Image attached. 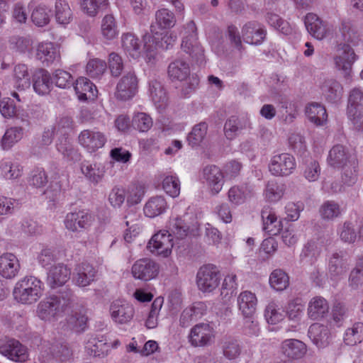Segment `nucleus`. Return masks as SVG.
Here are the masks:
<instances>
[{"label": "nucleus", "mask_w": 363, "mask_h": 363, "mask_svg": "<svg viewBox=\"0 0 363 363\" xmlns=\"http://www.w3.org/2000/svg\"><path fill=\"white\" fill-rule=\"evenodd\" d=\"M220 279L219 270L212 264L201 267L196 274L198 289L203 293L213 292L219 286Z\"/></svg>", "instance_id": "10"}, {"label": "nucleus", "mask_w": 363, "mask_h": 363, "mask_svg": "<svg viewBox=\"0 0 363 363\" xmlns=\"http://www.w3.org/2000/svg\"><path fill=\"white\" fill-rule=\"evenodd\" d=\"M264 315L267 323L271 325L281 323L285 317L283 311L274 301H271L267 304Z\"/></svg>", "instance_id": "56"}, {"label": "nucleus", "mask_w": 363, "mask_h": 363, "mask_svg": "<svg viewBox=\"0 0 363 363\" xmlns=\"http://www.w3.org/2000/svg\"><path fill=\"white\" fill-rule=\"evenodd\" d=\"M325 99L330 103H337L342 99L343 87L340 82L334 79H325L320 86Z\"/></svg>", "instance_id": "32"}, {"label": "nucleus", "mask_w": 363, "mask_h": 363, "mask_svg": "<svg viewBox=\"0 0 363 363\" xmlns=\"http://www.w3.org/2000/svg\"><path fill=\"white\" fill-rule=\"evenodd\" d=\"M182 50L196 61L203 59V49L199 42L197 28L193 21L187 22L181 30Z\"/></svg>", "instance_id": "3"}, {"label": "nucleus", "mask_w": 363, "mask_h": 363, "mask_svg": "<svg viewBox=\"0 0 363 363\" xmlns=\"http://www.w3.org/2000/svg\"><path fill=\"white\" fill-rule=\"evenodd\" d=\"M342 168V182L348 186L354 185L358 179L359 169L357 159H351L350 164Z\"/></svg>", "instance_id": "54"}, {"label": "nucleus", "mask_w": 363, "mask_h": 363, "mask_svg": "<svg viewBox=\"0 0 363 363\" xmlns=\"http://www.w3.org/2000/svg\"><path fill=\"white\" fill-rule=\"evenodd\" d=\"M305 26L308 33L317 40L337 38L336 26L332 22L323 21L314 13H308L305 17Z\"/></svg>", "instance_id": "7"}, {"label": "nucleus", "mask_w": 363, "mask_h": 363, "mask_svg": "<svg viewBox=\"0 0 363 363\" xmlns=\"http://www.w3.org/2000/svg\"><path fill=\"white\" fill-rule=\"evenodd\" d=\"M187 216V215L184 216V220H182L181 218H175L170 220V231L178 239H183L193 233L194 230H197L196 223H192L191 227L184 223V220Z\"/></svg>", "instance_id": "42"}, {"label": "nucleus", "mask_w": 363, "mask_h": 363, "mask_svg": "<svg viewBox=\"0 0 363 363\" xmlns=\"http://www.w3.org/2000/svg\"><path fill=\"white\" fill-rule=\"evenodd\" d=\"M23 129L21 127H11L6 129L1 140V147L4 150H9L18 143L23 137Z\"/></svg>", "instance_id": "49"}, {"label": "nucleus", "mask_w": 363, "mask_h": 363, "mask_svg": "<svg viewBox=\"0 0 363 363\" xmlns=\"http://www.w3.org/2000/svg\"><path fill=\"white\" fill-rule=\"evenodd\" d=\"M280 350L286 357L290 359H299L306 354L307 346L299 340L286 339L281 342Z\"/></svg>", "instance_id": "29"}, {"label": "nucleus", "mask_w": 363, "mask_h": 363, "mask_svg": "<svg viewBox=\"0 0 363 363\" xmlns=\"http://www.w3.org/2000/svg\"><path fill=\"white\" fill-rule=\"evenodd\" d=\"M87 353L94 357H104L111 350V345L104 337H91L85 345Z\"/></svg>", "instance_id": "44"}, {"label": "nucleus", "mask_w": 363, "mask_h": 363, "mask_svg": "<svg viewBox=\"0 0 363 363\" xmlns=\"http://www.w3.org/2000/svg\"><path fill=\"white\" fill-rule=\"evenodd\" d=\"M268 169L274 177H288L296 169V161L295 157L289 153H277L272 156Z\"/></svg>", "instance_id": "8"}, {"label": "nucleus", "mask_w": 363, "mask_h": 363, "mask_svg": "<svg viewBox=\"0 0 363 363\" xmlns=\"http://www.w3.org/2000/svg\"><path fill=\"white\" fill-rule=\"evenodd\" d=\"M21 270L18 257L11 252H4L0 256V276L6 279L16 277Z\"/></svg>", "instance_id": "22"}, {"label": "nucleus", "mask_w": 363, "mask_h": 363, "mask_svg": "<svg viewBox=\"0 0 363 363\" xmlns=\"http://www.w3.org/2000/svg\"><path fill=\"white\" fill-rule=\"evenodd\" d=\"M108 0H79L81 11L89 17H96L100 11L109 6Z\"/></svg>", "instance_id": "47"}, {"label": "nucleus", "mask_w": 363, "mask_h": 363, "mask_svg": "<svg viewBox=\"0 0 363 363\" xmlns=\"http://www.w3.org/2000/svg\"><path fill=\"white\" fill-rule=\"evenodd\" d=\"M71 270L65 264L52 265L48 272L47 284L52 289L63 286L70 278Z\"/></svg>", "instance_id": "23"}, {"label": "nucleus", "mask_w": 363, "mask_h": 363, "mask_svg": "<svg viewBox=\"0 0 363 363\" xmlns=\"http://www.w3.org/2000/svg\"><path fill=\"white\" fill-rule=\"evenodd\" d=\"M23 173L22 166L11 158H4L0 161V175L6 179L14 180Z\"/></svg>", "instance_id": "40"}, {"label": "nucleus", "mask_w": 363, "mask_h": 363, "mask_svg": "<svg viewBox=\"0 0 363 363\" xmlns=\"http://www.w3.org/2000/svg\"><path fill=\"white\" fill-rule=\"evenodd\" d=\"M95 222V216L87 210H79L68 213L64 220L67 230L79 233L89 229Z\"/></svg>", "instance_id": "11"}, {"label": "nucleus", "mask_w": 363, "mask_h": 363, "mask_svg": "<svg viewBox=\"0 0 363 363\" xmlns=\"http://www.w3.org/2000/svg\"><path fill=\"white\" fill-rule=\"evenodd\" d=\"M74 89L79 101L94 100L97 96L96 86L86 77H79L74 84Z\"/></svg>", "instance_id": "34"}, {"label": "nucleus", "mask_w": 363, "mask_h": 363, "mask_svg": "<svg viewBox=\"0 0 363 363\" xmlns=\"http://www.w3.org/2000/svg\"><path fill=\"white\" fill-rule=\"evenodd\" d=\"M269 284L272 289L282 291L289 285V277L284 270L276 269L269 274Z\"/></svg>", "instance_id": "50"}, {"label": "nucleus", "mask_w": 363, "mask_h": 363, "mask_svg": "<svg viewBox=\"0 0 363 363\" xmlns=\"http://www.w3.org/2000/svg\"><path fill=\"white\" fill-rule=\"evenodd\" d=\"M161 38L159 40L158 35H145V62L153 65L156 62L157 49L168 50L175 44L177 36L174 31L167 30L160 33Z\"/></svg>", "instance_id": "2"}, {"label": "nucleus", "mask_w": 363, "mask_h": 363, "mask_svg": "<svg viewBox=\"0 0 363 363\" xmlns=\"http://www.w3.org/2000/svg\"><path fill=\"white\" fill-rule=\"evenodd\" d=\"M96 271L87 262H82L76 266L73 275V281L79 287L90 285L95 279Z\"/></svg>", "instance_id": "27"}, {"label": "nucleus", "mask_w": 363, "mask_h": 363, "mask_svg": "<svg viewBox=\"0 0 363 363\" xmlns=\"http://www.w3.org/2000/svg\"><path fill=\"white\" fill-rule=\"evenodd\" d=\"M363 340V323H356L348 328L344 335V342L348 345H354Z\"/></svg>", "instance_id": "58"}, {"label": "nucleus", "mask_w": 363, "mask_h": 363, "mask_svg": "<svg viewBox=\"0 0 363 363\" xmlns=\"http://www.w3.org/2000/svg\"><path fill=\"white\" fill-rule=\"evenodd\" d=\"M53 13L56 23L63 28L73 20V12L67 0H55Z\"/></svg>", "instance_id": "33"}, {"label": "nucleus", "mask_w": 363, "mask_h": 363, "mask_svg": "<svg viewBox=\"0 0 363 363\" xmlns=\"http://www.w3.org/2000/svg\"><path fill=\"white\" fill-rule=\"evenodd\" d=\"M258 300L255 294L250 291H242L238 296L237 304L244 318H251L256 312Z\"/></svg>", "instance_id": "24"}, {"label": "nucleus", "mask_w": 363, "mask_h": 363, "mask_svg": "<svg viewBox=\"0 0 363 363\" xmlns=\"http://www.w3.org/2000/svg\"><path fill=\"white\" fill-rule=\"evenodd\" d=\"M138 79L134 72H129L118 81L115 93L116 97L121 100H128L136 94Z\"/></svg>", "instance_id": "20"}, {"label": "nucleus", "mask_w": 363, "mask_h": 363, "mask_svg": "<svg viewBox=\"0 0 363 363\" xmlns=\"http://www.w3.org/2000/svg\"><path fill=\"white\" fill-rule=\"evenodd\" d=\"M162 186L165 193L172 198L179 196L180 194V181L176 174H164Z\"/></svg>", "instance_id": "51"}, {"label": "nucleus", "mask_w": 363, "mask_h": 363, "mask_svg": "<svg viewBox=\"0 0 363 363\" xmlns=\"http://www.w3.org/2000/svg\"><path fill=\"white\" fill-rule=\"evenodd\" d=\"M106 135L96 129H86L78 136L79 145L88 152L93 153L102 148L106 143Z\"/></svg>", "instance_id": "13"}, {"label": "nucleus", "mask_w": 363, "mask_h": 363, "mask_svg": "<svg viewBox=\"0 0 363 363\" xmlns=\"http://www.w3.org/2000/svg\"><path fill=\"white\" fill-rule=\"evenodd\" d=\"M44 289V284L41 280L33 276H26L16 281L13 296L18 303L32 305L42 297Z\"/></svg>", "instance_id": "1"}, {"label": "nucleus", "mask_w": 363, "mask_h": 363, "mask_svg": "<svg viewBox=\"0 0 363 363\" xmlns=\"http://www.w3.org/2000/svg\"><path fill=\"white\" fill-rule=\"evenodd\" d=\"M150 96L157 109H163L168 103V97L162 84L157 80H152L149 84Z\"/></svg>", "instance_id": "41"}, {"label": "nucleus", "mask_w": 363, "mask_h": 363, "mask_svg": "<svg viewBox=\"0 0 363 363\" xmlns=\"http://www.w3.org/2000/svg\"><path fill=\"white\" fill-rule=\"evenodd\" d=\"M308 336L319 348H324L330 343V335L328 328L318 323L310 326Z\"/></svg>", "instance_id": "39"}, {"label": "nucleus", "mask_w": 363, "mask_h": 363, "mask_svg": "<svg viewBox=\"0 0 363 363\" xmlns=\"http://www.w3.org/2000/svg\"><path fill=\"white\" fill-rule=\"evenodd\" d=\"M168 208L164 196H155L150 198L145 203L143 211L145 216L155 218L164 213Z\"/></svg>", "instance_id": "38"}, {"label": "nucleus", "mask_w": 363, "mask_h": 363, "mask_svg": "<svg viewBox=\"0 0 363 363\" xmlns=\"http://www.w3.org/2000/svg\"><path fill=\"white\" fill-rule=\"evenodd\" d=\"M337 38L335 40H341L343 44H352L357 45L359 40V35L357 28L352 25L348 20H342L339 26L338 30H336Z\"/></svg>", "instance_id": "36"}, {"label": "nucleus", "mask_w": 363, "mask_h": 363, "mask_svg": "<svg viewBox=\"0 0 363 363\" xmlns=\"http://www.w3.org/2000/svg\"><path fill=\"white\" fill-rule=\"evenodd\" d=\"M121 40V48L128 58L137 61L143 59L145 61V36L143 37V44L132 33H123Z\"/></svg>", "instance_id": "12"}, {"label": "nucleus", "mask_w": 363, "mask_h": 363, "mask_svg": "<svg viewBox=\"0 0 363 363\" xmlns=\"http://www.w3.org/2000/svg\"><path fill=\"white\" fill-rule=\"evenodd\" d=\"M159 272L158 265L151 259L136 261L132 267V274L138 279L149 281L155 278Z\"/></svg>", "instance_id": "21"}, {"label": "nucleus", "mask_w": 363, "mask_h": 363, "mask_svg": "<svg viewBox=\"0 0 363 363\" xmlns=\"http://www.w3.org/2000/svg\"><path fill=\"white\" fill-rule=\"evenodd\" d=\"M145 194V186L142 184H134L128 186L126 191V201L129 206L136 205L142 201Z\"/></svg>", "instance_id": "60"}, {"label": "nucleus", "mask_w": 363, "mask_h": 363, "mask_svg": "<svg viewBox=\"0 0 363 363\" xmlns=\"http://www.w3.org/2000/svg\"><path fill=\"white\" fill-rule=\"evenodd\" d=\"M263 228L271 235L279 234L283 228L282 220L278 218L277 213L270 207H264L262 211Z\"/></svg>", "instance_id": "31"}, {"label": "nucleus", "mask_w": 363, "mask_h": 363, "mask_svg": "<svg viewBox=\"0 0 363 363\" xmlns=\"http://www.w3.org/2000/svg\"><path fill=\"white\" fill-rule=\"evenodd\" d=\"M208 125L206 122H201L195 125L187 136L189 145L192 147L200 146L206 138Z\"/></svg>", "instance_id": "52"}, {"label": "nucleus", "mask_w": 363, "mask_h": 363, "mask_svg": "<svg viewBox=\"0 0 363 363\" xmlns=\"http://www.w3.org/2000/svg\"><path fill=\"white\" fill-rule=\"evenodd\" d=\"M351 159L356 158L349 153L345 147L336 145L330 150L327 157V163L333 168H340L350 164Z\"/></svg>", "instance_id": "28"}, {"label": "nucleus", "mask_w": 363, "mask_h": 363, "mask_svg": "<svg viewBox=\"0 0 363 363\" xmlns=\"http://www.w3.org/2000/svg\"><path fill=\"white\" fill-rule=\"evenodd\" d=\"M65 311V301L57 296L52 295L38 303L36 315L45 322L52 323L61 317Z\"/></svg>", "instance_id": "6"}, {"label": "nucleus", "mask_w": 363, "mask_h": 363, "mask_svg": "<svg viewBox=\"0 0 363 363\" xmlns=\"http://www.w3.org/2000/svg\"><path fill=\"white\" fill-rule=\"evenodd\" d=\"M81 173L91 184L101 182L105 174L104 167L97 162L84 160L80 164Z\"/></svg>", "instance_id": "30"}, {"label": "nucleus", "mask_w": 363, "mask_h": 363, "mask_svg": "<svg viewBox=\"0 0 363 363\" xmlns=\"http://www.w3.org/2000/svg\"><path fill=\"white\" fill-rule=\"evenodd\" d=\"M306 115L310 122L316 125H323L327 121L325 107L318 103H311L306 107Z\"/></svg>", "instance_id": "48"}, {"label": "nucleus", "mask_w": 363, "mask_h": 363, "mask_svg": "<svg viewBox=\"0 0 363 363\" xmlns=\"http://www.w3.org/2000/svg\"><path fill=\"white\" fill-rule=\"evenodd\" d=\"M334 57L336 67L344 72L345 77H350L352 66L358 59L354 49L348 44H340Z\"/></svg>", "instance_id": "16"}, {"label": "nucleus", "mask_w": 363, "mask_h": 363, "mask_svg": "<svg viewBox=\"0 0 363 363\" xmlns=\"http://www.w3.org/2000/svg\"><path fill=\"white\" fill-rule=\"evenodd\" d=\"M111 318L116 324L129 323L134 317V307L123 300L113 301L109 308Z\"/></svg>", "instance_id": "18"}, {"label": "nucleus", "mask_w": 363, "mask_h": 363, "mask_svg": "<svg viewBox=\"0 0 363 363\" xmlns=\"http://www.w3.org/2000/svg\"><path fill=\"white\" fill-rule=\"evenodd\" d=\"M278 249V242L274 238L264 239L259 250V257L262 261H266L271 258Z\"/></svg>", "instance_id": "61"}, {"label": "nucleus", "mask_w": 363, "mask_h": 363, "mask_svg": "<svg viewBox=\"0 0 363 363\" xmlns=\"http://www.w3.org/2000/svg\"><path fill=\"white\" fill-rule=\"evenodd\" d=\"M266 30L257 22H248L242 28L243 40L251 45H260L265 38Z\"/></svg>", "instance_id": "26"}, {"label": "nucleus", "mask_w": 363, "mask_h": 363, "mask_svg": "<svg viewBox=\"0 0 363 363\" xmlns=\"http://www.w3.org/2000/svg\"><path fill=\"white\" fill-rule=\"evenodd\" d=\"M152 124V118L145 113L138 112L133 116L132 125L140 132H147L151 128Z\"/></svg>", "instance_id": "64"}, {"label": "nucleus", "mask_w": 363, "mask_h": 363, "mask_svg": "<svg viewBox=\"0 0 363 363\" xmlns=\"http://www.w3.org/2000/svg\"><path fill=\"white\" fill-rule=\"evenodd\" d=\"M328 311V303L327 301L321 296H315L308 303V315L312 320H319L323 318Z\"/></svg>", "instance_id": "43"}, {"label": "nucleus", "mask_w": 363, "mask_h": 363, "mask_svg": "<svg viewBox=\"0 0 363 363\" xmlns=\"http://www.w3.org/2000/svg\"><path fill=\"white\" fill-rule=\"evenodd\" d=\"M155 17V21L150 27L152 35H159L160 30L170 29L177 23L174 13L167 9H158Z\"/></svg>", "instance_id": "25"}, {"label": "nucleus", "mask_w": 363, "mask_h": 363, "mask_svg": "<svg viewBox=\"0 0 363 363\" xmlns=\"http://www.w3.org/2000/svg\"><path fill=\"white\" fill-rule=\"evenodd\" d=\"M201 179L206 185L211 194L216 195L223 189L224 185V174L218 166L210 164L203 167Z\"/></svg>", "instance_id": "15"}, {"label": "nucleus", "mask_w": 363, "mask_h": 363, "mask_svg": "<svg viewBox=\"0 0 363 363\" xmlns=\"http://www.w3.org/2000/svg\"><path fill=\"white\" fill-rule=\"evenodd\" d=\"M31 19L33 23L38 27H43L50 22V10L45 6L40 4L33 11Z\"/></svg>", "instance_id": "63"}, {"label": "nucleus", "mask_w": 363, "mask_h": 363, "mask_svg": "<svg viewBox=\"0 0 363 363\" xmlns=\"http://www.w3.org/2000/svg\"><path fill=\"white\" fill-rule=\"evenodd\" d=\"M285 193V186L276 182H269L265 187L264 196L270 203H277L280 201Z\"/></svg>", "instance_id": "53"}, {"label": "nucleus", "mask_w": 363, "mask_h": 363, "mask_svg": "<svg viewBox=\"0 0 363 363\" xmlns=\"http://www.w3.org/2000/svg\"><path fill=\"white\" fill-rule=\"evenodd\" d=\"M342 213L340 205L333 201H327L320 207L319 213L325 220H333L340 216Z\"/></svg>", "instance_id": "55"}, {"label": "nucleus", "mask_w": 363, "mask_h": 363, "mask_svg": "<svg viewBox=\"0 0 363 363\" xmlns=\"http://www.w3.org/2000/svg\"><path fill=\"white\" fill-rule=\"evenodd\" d=\"M52 86V80L50 73L43 69H37L33 77L34 91L39 95L48 94Z\"/></svg>", "instance_id": "37"}, {"label": "nucleus", "mask_w": 363, "mask_h": 363, "mask_svg": "<svg viewBox=\"0 0 363 363\" xmlns=\"http://www.w3.org/2000/svg\"><path fill=\"white\" fill-rule=\"evenodd\" d=\"M0 352L15 362H23L28 358L27 348L15 339H9L4 342L0 345Z\"/></svg>", "instance_id": "19"}, {"label": "nucleus", "mask_w": 363, "mask_h": 363, "mask_svg": "<svg viewBox=\"0 0 363 363\" xmlns=\"http://www.w3.org/2000/svg\"><path fill=\"white\" fill-rule=\"evenodd\" d=\"M215 337L213 328L209 323H199L190 330L189 342L194 347H205L211 345Z\"/></svg>", "instance_id": "17"}, {"label": "nucleus", "mask_w": 363, "mask_h": 363, "mask_svg": "<svg viewBox=\"0 0 363 363\" xmlns=\"http://www.w3.org/2000/svg\"><path fill=\"white\" fill-rule=\"evenodd\" d=\"M207 312V306L204 302H195L186 307L180 316V324L188 325L191 322L201 318Z\"/></svg>", "instance_id": "35"}, {"label": "nucleus", "mask_w": 363, "mask_h": 363, "mask_svg": "<svg viewBox=\"0 0 363 363\" xmlns=\"http://www.w3.org/2000/svg\"><path fill=\"white\" fill-rule=\"evenodd\" d=\"M347 116L352 128L363 134V90L359 87L350 91Z\"/></svg>", "instance_id": "5"}, {"label": "nucleus", "mask_w": 363, "mask_h": 363, "mask_svg": "<svg viewBox=\"0 0 363 363\" xmlns=\"http://www.w3.org/2000/svg\"><path fill=\"white\" fill-rule=\"evenodd\" d=\"M173 246L172 235L166 230L156 232L147 243V249L152 254L163 258L171 255Z\"/></svg>", "instance_id": "9"}, {"label": "nucleus", "mask_w": 363, "mask_h": 363, "mask_svg": "<svg viewBox=\"0 0 363 363\" xmlns=\"http://www.w3.org/2000/svg\"><path fill=\"white\" fill-rule=\"evenodd\" d=\"M35 56L45 66L57 64L61 58L60 47L52 42H40L35 46Z\"/></svg>", "instance_id": "14"}, {"label": "nucleus", "mask_w": 363, "mask_h": 363, "mask_svg": "<svg viewBox=\"0 0 363 363\" xmlns=\"http://www.w3.org/2000/svg\"><path fill=\"white\" fill-rule=\"evenodd\" d=\"M190 69L189 65L182 60H175L168 67V75L172 79L180 82L184 81L182 88L184 96L187 97L192 93L199 84L196 77H189Z\"/></svg>", "instance_id": "4"}, {"label": "nucleus", "mask_w": 363, "mask_h": 363, "mask_svg": "<svg viewBox=\"0 0 363 363\" xmlns=\"http://www.w3.org/2000/svg\"><path fill=\"white\" fill-rule=\"evenodd\" d=\"M13 86L18 90H24L30 86V74L28 67L24 64L14 67L13 74Z\"/></svg>", "instance_id": "45"}, {"label": "nucleus", "mask_w": 363, "mask_h": 363, "mask_svg": "<svg viewBox=\"0 0 363 363\" xmlns=\"http://www.w3.org/2000/svg\"><path fill=\"white\" fill-rule=\"evenodd\" d=\"M101 34L107 41L113 40L118 37L119 30L116 18L112 14H106L101 19Z\"/></svg>", "instance_id": "46"}, {"label": "nucleus", "mask_w": 363, "mask_h": 363, "mask_svg": "<svg viewBox=\"0 0 363 363\" xmlns=\"http://www.w3.org/2000/svg\"><path fill=\"white\" fill-rule=\"evenodd\" d=\"M346 271V266L340 253H334L329 261V274L333 279H337Z\"/></svg>", "instance_id": "59"}, {"label": "nucleus", "mask_w": 363, "mask_h": 363, "mask_svg": "<svg viewBox=\"0 0 363 363\" xmlns=\"http://www.w3.org/2000/svg\"><path fill=\"white\" fill-rule=\"evenodd\" d=\"M320 172L321 169L317 160L310 159L306 161L303 169V176L308 182H313L317 181L320 177Z\"/></svg>", "instance_id": "62"}, {"label": "nucleus", "mask_w": 363, "mask_h": 363, "mask_svg": "<svg viewBox=\"0 0 363 363\" xmlns=\"http://www.w3.org/2000/svg\"><path fill=\"white\" fill-rule=\"evenodd\" d=\"M164 298L162 297L156 298L152 305L150 311L147 315V318L145 320V326L148 329L155 328L158 325V317L160 315V312L163 306Z\"/></svg>", "instance_id": "57"}]
</instances>
